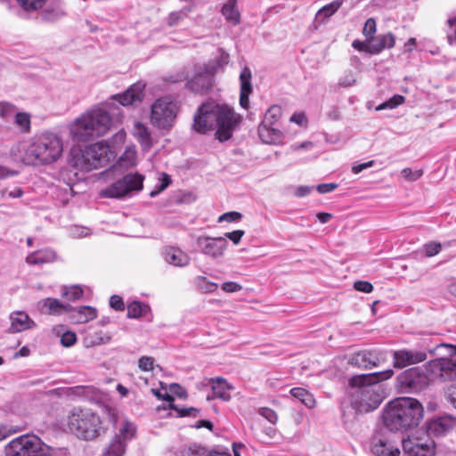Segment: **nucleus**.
I'll return each instance as SVG.
<instances>
[{
  "instance_id": "45",
  "label": "nucleus",
  "mask_w": 456,
  "mask_h": 456,
  "mask_svg": "<svg viewBox=\"0 0 456 456\" xmlns=\"http://www.w3.org/2000/svg\"><path fill=\"white\" fill-rule=\"evenodd\" d=\"M61 296L67 297L70 301H75L83 296V289L77 285L64 287L62 289Z\"/></svg>"
},
{
  "instance_id": "6",
  "label": "nucleus",
  "mask_w": 456,
  "mask_h": 456,
  "mask_svg": "<svg viewBox=\"0 0 456 456\" xmlns=\"http://www.w3.org/2000/svg\"><path fill=\"white\" fill-rule=\"evenodd\" d=\"M112 152L109 145L99 142L87 146L80 153L73 157L74 166L81 170L90 171L106 165Z\"/></svg>"
},
{
  "instance_id": "49",
  "label": "nucleus",
  "mask_w": 456,
  "mask_h": 456,
  "mask_svg": "<svg viewBox=\"0 0 456 456\" xmlns=\"http://www.w3.org/2000/svg\"><path fill=\"white\" fill-rule=\"evenodd\" d=\"M442 245L439 242L431 241L423 247L424 254L428 257L436 256L440 252Z\"/></svg>"
},
{
  "instance_id": "1",
  "label": "nucleus",
  "mask_w": 456,
  "mask_h": 456,
  "mask_svg": "<svg viewBox=\"0 0 456 456\" xmlns=\"http://www.w3.org/2000/svg\"><path fill=\"white\" fill-rule=\"evenodd\" d=\"M394 370L388 369L383 371L354 375L349 379L351 389V404L355 411L368 413L376 410L384 399L383 389L379 382L389 379Z\"/></svg>"
},
{
  "instance_id": "46",
  "label": "nucleus",
  "mask_w": 456,
  "mask_h": 456,
  "mask_svg": "<svg viewBox=\"0 0 456 456\" xmlns=\"http://www.w3.org/2000/svg\"><path fill=\"white\" fill-rule=\"evenodd\" d=\"M402 176L409 182H414L419 179L423 175L422 169L412 170L410 167H405L401 171Z\"/></svg>"
},
{
  "instance_id": "10",
  "label": "nucleus",
  "mask_w": 456,
  "mask_h": 456,
  "mask_svg": "<svg viewBox=\"0 0 456 456\" xmlns=\"http://www.w3.org/2000/svg\"><path fill=\"white\" fill-rule=\"evenodd\" d=\"M144 177L137 173L126 175L100 192L102 197L120 199L142 189Z\"/></svg>"
},
{
  "instance_id": "7",
  "label": "nucleus",
  "mask_w": 456,
  "mask_h": 456,
  "mask_svg": "<svg viewBox=\"0 0 456 456\" xmlns=\"http://www.w3.org/2000/svg\"><path fill=\"white\" fill-rule=\"evenodd\" d=\"M46 444L35 435H22L10 441L4 447L5 456H45Z\"/></svg>"
},
{
  "instance_id": "36",
  "label": "nucleus",
  "mask_w": 456,
  "mask_h": 456,
  "mask_svg": "<svg viewBox=\"0 0 456 456\" xmlns=\"http://www.w3.org/2000/svg\"><path fill=\"white\" fill-rule=\"evenodd\" d=\"M290 394L293 397L298 399L307 408H314L315 405V400L312 394L303 387H294L290 390Z\"/></svg>"
},
{
  "instance_id": "62",
  "label": "nucleus",
  "mask_w": 456,
  "mask_h": 456,
  "mask_svg": "<svg viewBox=\"0 0 456 456\" xmlns=\"http://www.w3.org/2000/svg\"><path fill=\"white\" fill-rule=\"evenodd\" d=\"M183 456H207L203 448L199 446L189 447L183 452Z\"/></svg>"
},
{
  "instance_id": "23",
  "label": "nucleus",
  "mask_w": 456,
  "mask_h": 456,
  "mask_svg": "<svg viewBox=\"0 0 456 456\" xmlns=\"http://www.w3.org/2000/svg\"><path fill=\"white\" fill-rule=\"evenodd\" d=\"M252 73L248 67L245 66L240 74V104L243 109L249 107V95L252 93Z\"/></svg>"
},
{
  "instance_id": "39",
  "label": "nucleus",
  "mask_w": 456,
  "mask_h": 456,
  "mask_svg": "<svg viewBox=\"0 0 456 456\" xmlns=\"http://www.w3.org/2000/svg\"><path fill=\"white\" fill-rule=\"evenodd\" d=\"M194 283L198 289L204 293H213L218 288L217 283L208 281L205 276H197Z\"/></svg>"
},
{
  "instance_id": "38",
  "label": "nucleus",
  "mask_w": 456,
  "mask_h": 456,
  "mask_svg": "<svg viewBox=\"0 0 456 456\" xmlns=\"http://www.w3.org/2000/svg\"><path fill=\"white\" fill-rule=\"evenodd\" d=\"M126 452V444L118 440H111L102 456H123Z\"/></svg>"
},
{
  "instance_id": "32",
  "label": "nucleus",
  "mask_w": 456,
  "mask_h": 456,
  "mask_svg": "<svg viewBox=\"0 0 456 456\" xmlns=\"http://www.w3.org/2000/svg\"><path fill=\"white\" fill-rule=\"evenodd\" d=\"M136 162V151L134 146H130L126 149L123 154L119 157L117 164L113 169H127L135 165Z\"/></svg>"
},
{
  "instance_id": "5",
  "label": "nucleus",
  "mask_w": 456,
  "mask_h": 456,
  "mask_svg": "<svg viewBox=\"0 0 456 456\" xmlns=\"http://www.w3.org/2000/svg\"><path fill=\"white\" fill-rule=\"evenodd\" d=\"M178 111V103L170 96L158 98L151 106L150 122L158 129L169 130Z\"/></svg>"
},
{
  "instance_id": "26",
  "label": "nucleus",
  "mask_w": 456,
  "mask_h": 456,
  "mask_svg": "<svg viewBox=\"0 0 456 456\" xmlns=\"http://www.w3.org/2000/svg\"><path fill=\"white\" fill-rule=\"evenodd\" d=\"M211 382L213 395H208L207 397L208 400L219 398L223 401H229L231 399V391L233 389V387L228 384L225 379L218 378L216 379H211Z\"/></svg>"
},
{
  "instance_id": "22",
  "label": "nucleus",
  "mask_w": 456,
  "mask_h": 456,
  "mask_svg": "<svg viewBox=\"0 0 456 456\" xmlns=\"http://www.w3.org/2000/svg\"><path fill=\"white\" fill-rule=\"evenodd\" d=\"M10 331L22 332L36 327V322L23 311H15L10 314Z\"/></svg>"
},
{
  "instance_id": "9",
  "label": "nucleus",
  "mask_w": 456,
  "mask_h": 456,
  "mask_svg": "<svg viewBox=\"0 0 456 456\" xmlns=\"http://www.w3.org/2000/svg\"><path fill=\"white\" fill-rule=\"evenodd\" d=\"M282 114L281 108L278 105L270 107L265 114L264 119L258 126L260 140L266 144L281 143L283 138L282 132L275 127Z\"/></svg>"
},
{
  "instance_id": "4",
  "label": "nucleus",
  "mask_w": 456,
  "mask_h": 456,
  "mask_svg": "<svg viewBox=\"0 0 456 456\" xmlns=\"http://www.w3.org/2000/svg\"><path fill=\"white\" fill-rule=\"evenodd\" d=\"M67 428L77 437L94 439L105 433L99 415L91 410L75 408L68 415Z\"/></svg>"
},
{
  "instance_id": "15",
  "label": "nucleus",
  "mask_w": 456,
  "mask_h": 456,
  "mask_svg": "<svg viewBox=\"0 0 456 456\" xmlns=\"http://www.w3.org/2000/svg\"><path fill=\"white\" fill-rule=\"evenodd\" d=\"M215 103L202 104L194 116L193 130L200 134H207L216 126L214 116Z\"/></svg>"
},
{
  "instance_id": "29",
  "label": "nucleus",
  "mask_w": 456,
  "mask_h": 456,
  "mask_svg": "<svg viewBox=\"0 0 456 456\" xmlns=\"http://www.w3.org/2000/svg\"><path fill=\"white\" fill-rule=\"evenodd\" d=\"M55 259L56 254L53 250L50 248H43L28 255L26 257V263L31 265H45L52 263Z\"/></svg>"
},
{
  "instance_id": "53",
  "label": "nucleus",
  "mask_w": 456,
  "mask_h": 456,
  "mask_svg": "<svg viewBox=\"0 0 456 456\" xmlns=\"http://www.w3.org/2000/svg\"><path fill=\"white\" fill-rule=\"evenodd\" d=\"M138 366L142 371H150L154 367V358L151 356H142L138 361Z\"/></svg>"
},
{
  "instance_id": "37",
  "label": "nucleus",
  "mask_w": 456,
  "mask_h": 456,
  "mask_svg": "<svg viewBox=\"0 0 456 456\" xmlns=\"http://www.w3.org/2000/svg\"><path fill=\"white\" fill-rule=\"evenodd\" d=\"M342 1L335 0L332 3L326 4L316 13L315 19L324 21L326 19L333 15L341 6Z\"/></svg>"
},
{
  "instance_id": "44",
  "label": "nucleus",
  "mask_w": 456,
  "mask_h": 456,
  "mask_svg": "<svg viewBox=\"0 0 456 456\" xmlns=\"http://www.w3.org/2000/svg\"><path fill=\"white\" fill-rule=\"evenodd\" d=\"M446 36L451 45H456V16L449 17L446 20Z\"/></svg>"
},
{
  "instance_id": "34",
  "label": "nucleus",
  "mask_w": 456,
  "mask_h": 456,
  "mask_svg": "<svg viewBox=\"0 0 456 456\" xmlns=\"http://www.w3.org/2000/svg\"><path fill=\"white\" fill-rule=\"evenodd\" d=\"M110 339L111 335L110 333L98 330L86 335L84 341L86 347H92L102 344H107L110 341Z\"/></svg>"
},
{
  "instance_id": "58",
  "label": "nucleus",
  "mask_w": 456,
  "mask_h": 456,
  "mask_svg": "<svg viewBox=\"0 0 456 456\" xmlns=\"http://www.w3.org/2000/svg\"><path fill=\"white\" fill-rule=\"evenodd\" d=\"M353 47L360 52H366L371 53V43L370 39H367V42H362L359 40H354L352 44Z\"/></svg>"
},
{
  "instance_id": "56",
  "label": "nucleus",
  "mask_w": 456,
  "mask_h": 456,
  "mask_svg": "<svg viewBox=\"0 0 456 456\" xmlns=\"http://www.w3.org/2000/svg\"><path fill=\"white\" fill-rule=\"evenodd\" d=\"M242 217V215L236 211L227 212L221 215L218 217V222H234L239 221Z\"/></svg>"
},
{
  "instance_id": "25",
  "label": "nucleus",
  "mask_w": 456,
  "mask_h": 456,
  "mask_svg": "<svg viewBox=\"0 0 456 456\" xmlns=\"http://www.w3.org/2000/svg\"><path fill=\"white\" fill-rule=\"evenodd\" d=\"M70 319L76 323H86L97 317V310L89 305L72 307L69 309Z\"/></svg>"
},
{
  "instance_id": "11",
  "label": "nucleus",
  "mask_w": 456,
  "mask_h": 456,
  "mask_svg": "<svg viewBox=\"0 0 456 456\" xmlns=\"http://www.w3.org/2000/svg\"><path fill=\"white\" fill-rule=\"evenodd\" d=\"M434 378L420 368H411L403 371L397 378L398 388L404 393L419 392L426 388Z\"/></svg>"
},
{
  "instance_id": "2",
  "label": "nucleus",
  "mask_w": 456,
  "mask_h": 456,
  "mask_svg": "<svg viewBox=\"0 0 456 456\" xmlns=\"http://www.w3.org/2000/svg\"><path fill=\"white\" fill-rule=\"evenodd\" d=\"M63 151L61 137L53 132L34 135L22 147V159L28 165H50L56 162Z\"/></svg>"
},
{
  "instance_id": "13",
  "label": "nucleus",
  "mask_w": 456,
  "mask_h": 456,
  "mask_svg": "<svg viewBox=\"0 0 456 456\" xmlns=\"http://www.w3.org/2000/svg\"><path fill=\"white\" fill-rule=\"evenodd\" d=\"M425 370L427 372H430L434 379H456V360L452 358H440L430 361L425 366Z\"/></svg>"
},
{
  "instance_id": "61",
  "label": "nucleus",
  "mask_w": 456,
  "mask_h": 456,
  "mask_svg": "<svg viewBox=\"0 0 456 456\" xmlns=\"http://www.w3.org/2000/svg\"><path fill=\"white\" fill-rule=\"evenodd\" d=\"M244 233L245 232L242 230H236L231 232H226L224 238L231 240L235 245H237L241 240Z\"/></svg>"
},
{
  "instance_id": "35",
  "label": "nucleus",
  "mask_w": 456,
  "mask_h": 456,
  "mask_svg": "<svg viewBox=\"0 0 456 456\" xmlns=\"http://www.w3.org/2000/svg\"><path fill=\"white\" fill-rule=\"evenodd\" d=\"M372 452L379 456H399L400 451L393 449L387 441L379 439L372 445Z\"/></svg>"
},
{
  "instance_id": "8",
  "label": "nucleus",
  "mask_w": 456,
  "mask_h": 456,
  "mask_svg": "<svg viewBox=\"0 0 456 456\" xmlns=\"http://www.w3.org/2000/svg\"><path fill=\"white\" fill-rule=\"evenodd\" d=\"M214 116H216V138L220 142L229 140L233 132L241 122V116L226 104L215 103Z\"/></svg>"
},
{
  "instance_id": "30",
  "label": "nucleus",
  "mask_w": 456,
  "mask_h": 456,
  "mask_svg": "<svg viewBox=\"0 0 456 456\" xmlns=\"http://www.w3.org/2000/svg\"><path fill=\"white\" fill-rule=\"evenodd\" d=\"M133 134L142 147L149 150L152 146V139L148 127L142 122H135L133 127Z\"/></svg>"
},
{
  "instance_id": "47",
  "label": "nucleus",
  "mask_w": 456,
  "mask_h": 456,
  "mask_svg": "<svg viewBox=\"0 0 456 456\" xmlns=\"http://www.w3.org/2000/svg\"><path fill=\"white\" fill-rule=\"evenodd\" d=\"M26 11L37 10L43 6L46 0H17Z\"/></svg>"
},
{
  "instance_id": "41",
  "label": "nucleus",
  "mask_w": 456,
  "mask_h": 456,
  "mask_svg": "<svg viewBox=\"0 0 456 456\" xmlns=\"http://www.w3.org/2000/svg\"><path fill=\"white\" fill-rule=\"evenodd\" d=\"M149 307L140 302L134 301L127 306L128 318H139L145 315Z\"/></svg>"
},
{
  "instance_id": "18",
  "label": "nucleus",
  "mask_w": 456,
  "mask_h": 456,
  "mask_svg": "<svg viewBox=\"0 0 456 456\" xmlns=\"http://www.w3.org/2000/svg\"><path fill=\"white\" fill-rule=\"evenodd\" d=\"M69 133L74 142H86L96 137L84 113L69 125Z\"/></svg>"
},
{
  "instance_id": "42",
  "label": "nucleus",
  "mask_w": 456,
  "mask_h": 456,
  "mask_svg": "<svg viewBox=\"0 0 456 456\" xmlns=\"http://www.w3.org/2000/svg\"><path fill=\"white\" fill-rule=\"evenodd\" d=\"M405 102V98L403 95L400 94H395L387 101L382 102L381 104L378 105L376 107V110H382L386 109H395L398 107L399 105H402Z\"/></svg>"
},
{
  "instance_id": "3",
  "label": "nucleus",
  "mask_w": 456,
  "mask_h": 456,
  "mask_svg": "<svg viewBox=\"0 0 456 456\" xmlns=\"http://www.w3.org/2000/svg\"><path fill=\"white\" fill-rule=\"evenodd\" d=\"M421 403L410 397H401L391 401L383 415L384 425L391 431H406L416 428L423 418Z\"/></svg>"
},
{
  "instance_id": "14",
  "label": "nucleus",
  "mask_w": 456,
  "mask_h": 456,
  "mask_svg": "<svg viewBox=\"0 0 456 456\" xmlns=\"http://www.w3.org/2000/svg\"><path fill=\"white\" fill-rule=\"evenodd\" d=\"M84 115L96 137L103 135L110 128L111 118L105 110L94 108L84 112Z\"/></svg>"
},
{
  "instance_id": "28",
  "label": "nucleus",
  "mask_w": 456,
  "mask_h": 456,
  "mask_svg": "<svg viewBox=\"0 0 456 456\" xmlns=\"http://www.w3.org/2000/svg\"><path fill=\"white\" fill-rule=\"evenodd\" d=\"M116 428L117 432L112 440H118L126 445V443L135 436L136 427L127 419H122Z\"/></svg>"
},
{
  "instance_id": "50",
  "label": "nucleus",
  "mask_w": 456,
  "mask_h": 456,
  "mask_svg": "<svg viewBox=\"0 0 456 456\" xmlns=\"http://www.w3.org/2000/svg\"><path fill=\"white\" fill-rule=\"evenodd\" d=\"M376 32V22L373 19H368L364 24L362 33L367 39L371 40Z\"/></svg>"
},
{
  "instance_id": "20",
  "label": "nucleus",
  "mask_w": 456,
  "mask_h": 456,
  "mask_svg": "<svg viewBox=\"0 0 456 456\" xmlns=\"http://www.w3.org/2000/svg\"><path fill=\"white\" fill-rule=\"evenodd\" d=\"M145 85L142 82L132 85L123 94H116L113 96L117 102L123 106L136 105L142 102L144 97Z\"/></svg>"
},
{
  "instance_id": "12",
  "label": "nucleus",
  "mask_w": 456,
  "mask_h": 456,
  "mask_svg": "<svg viewBox=\"0 0 456 456\" xmlns=\"http://www.w3.org/2000/svg\"><path fill=\"white\" fill-rule=\"evenodd\" d=\"M402 446L403 452L409 456H433L435 453L434 441L424 431L403 439Z\"/></svg>"
},
{
  "instance_id": "27",
  "label": "nucleus",
  "mask_w": 456,
  "mask_h": 456,
  "mask_svg": "<svg viewBox=\"0 0 456 456\" xmlns=\"http://www.w3.org/2000/svg\"><path fill=\"white\" fill-rule=\"evenodd\" d=\"M38 305L41 306V310L53 315H60L63 313H67L71 309L69 305H64L57 298L47 297L39 301Z\"/></svg>"
},
{
  "instance_id": "31",
  "label": "nucleus",
  "mask_w": 456,
  "mask_h": 456,
  "mask_svg": "<svg viewBox=\"0 0 456 456\" xmlns=\"http://www.w3.org/2000/svg\"><path fill=\"white\" fill-rule=\"evenodd\" d=\"M395 37L392 33L379 35L370 40L371 54H378L385 48H392L395 45Z\"/></svg>"
},
{
  "instance_id": "64",
  "label": "nucleus",
  "mask_w": 456,
  "mask_h": 456,
  "mask_svg": "<svg viewBox=\"0 0 456 456\" xmlns=\"http://www.w3.org/2000/svg\"><path fill=\"white\" fill-rule=\"evenodd\" d=\"M373 165H374L373 160H370L368 162L362 163V164L354 165L352 167V172L356 175V174H359L360 172H362L363 169L371 167Z\"/></svg>"
},
{
  "instance_id": "19",
  "label": "nucleus",
  "mask_w": 456,
  "mask_h": 456,
  "mask_svg": "<svg viewBox=\"0 0 456 456\" xmlns=\"http://www.w3.org/2000/svg\"><path fill=\"white\" fill-rule=\"evenodd\" d=\"M394 367L402 369L408 365L422 362L427 359V354L419 350L402 349L393 354Z\"/></svg>"
},
{
  "instance_id": "60",
  "label": "nucleus",
  "mask_w": 456,
  "mask_h": 456,
  "mask_svg": "<svg viewBox=\"0 0 456 456\" xmlns=\"http://www.w3.org/2000/svg\"><path fill=\"white\" fill-rule=\"evenodd\" d=\"M110 305L117 311H122L125 308L123 299L118 295H113L110 298Z\"/></svg>"
},
{
  "instance_id": "52",
  "label": "nucleus",
  "mask_w": 456,
  "mask_h": 456,
  "mask_svg": "<svg viewBox=\"0 0 456 456\" xmlns=\"http://www.w3.org/2000/svg\"><path fill=\"white\" fill-rule=\"evenodd\" d=\"M258 413L262 417L266 419L272 424H275L278 420V416H277L276 412L270 408H267V407L260 408L258 410Z\"/></svg>"
},
{
  "instance_id": "48",
  "label": "nucleus",
  "mask_w": 456,
  "mask_h": 456,
  "mask_svg": "<svg viewBox=\"0 0 456 456\" xmlns=\"http://www.w3.org/2000/svg\"><path fill=\"white\" fill-rule=\"evenodd\" d=\"M23 195V191L20 187L14 186L12 188H5L0 191V196L2 199L6 197L16 199L20 198Z\"/></svg>"
},
{
  "instance_id": "21",
  "label": "nucleus",
  "mask_w": 456,
  "mask_h": 456,
  "mask_svg": "<svg viewBox=\"0 0 456 456\" xmlns=\"http://www.w3.org/2000/svg\"><path fill=\"white\" fill-rule=\"evenodd\" d=\"M162 256L166 263L175 267H184L190 264V256L180 248L168 246L162 250Z\"/></svg>"
},
{
  "instance_id": "55",
  "label": "nucleus",
  "mask_w": 456,
  "mask_h": 456,
  "mask_svg": "<svg viewBox=\"0 0 456 456\" xmlns=\"http://www.w3.org/2000/svg\"><path fill=\"white\" fill-rule=\"evenodd\" d=\"M77 341V335L72 331H66L61 338V343L65 347L72 346Z\"/></svg>"
},
{
  "instance_id": "40",
  "label": "nucleus",
  "mask_w": 456,
  "mask_h": 456,
  "mask_svg": "<svg viewBox=\"0 0 456 456\" xmlns=\"http://www.w3.org/2000/svg\"><path fill=\"white\" fill-rule=\"evenodd\" d=\"M14 123L23 133L30 131V115L27 112H17L14 116Z\"/></svg>"
},
{
  "instance_id": "51",
  "label": "nucleus",
  "mask_w": 456,
  "mask_h": 456,
  "mask_svg": "<svg viewBox=\"0 0 456 456\" xmlns=\"http://www.w3.org/2000/svg\"><path fill=\"white\" fill-rule=\"evenodd\" d=\"M356 83V77L354 72L349 71L348 73L343 75L339 80L338 85L343 87L353 86Z\"/></svg>"
},
{
  "instance_id": "59",
  "label": "nucleus",
  "mask_w": 456,
  "mask_h": 456,
  "mask_svg": "<svg viewBox=\"0 0 456 456\" xmlns=\"http://www.w3.org/2000/svg\"><path fill=\"white\" fill-rule=\"evenodd\" d=\"M354 288L361 292L370 293L373 290V286L370 282L365 281H357L354 284Z\"/></svg>"
},
{
  "instance_id": "16",
  "label": "nucleus",
  "mask_w": 456,
  "mask_h": 456,
  "mask_svg": "<svg viewBox=\"0 0 456 456\" xmlns=\"http://www.w3.org/2000/svg\"><path fill=\"white\" fill-rule=\"evenodd\" d=\"M385 361L380 352L377 350H362L354 354L348 360L350 365L362 368L371 369L379 366Z\"/></svg>"
},
{
  "instance_id": "33",
  "label": "nucleus",
  "mask_w": 456,
  "mask_h": 456,
  "mask_svg": "<svg viewBox=\"0 0 456 456\" xmlns=\"http://www.w3.org/2000/svg\"><path fill=\"white\" fill-rule=\"evenodd\" d=\"M237 0H228L222 7V14L225 20L233 25H238L240 21V13L236 6Z\"/></svg>"
},
{
  "instance_id": "63",
  "label": "nucleus",
  "mask_w": 456,
  "mask_h": 456,
  "mask_svg": "<svg viewBox=\"0 0 456 456\" xmlns=\"http://www.w3.org/2000/svg\"><path fill=\"white\" fill-rule=\"evenodd\" d=\"M338 187L337 183H321L317 186V191L320 193H328L334 191Z\"/></svg>"
},
{
  "instance_id": "17",
  "label": "nucleus",
  "mask_w": 456,
  "mask_h": 456,
  "mask_svg": "<svg viewBox=\"0 0 456 456\" xmlns=\"http://www.w3.org/2000/svg\"><path fill=\"white\" fill-rule=\"evenodd\" d=\"M201 252L212 258L222 257L228 247V243L224 237H199L197 240Z\"/></svg>"
},
{
  "instance_id": "57",
  "label": "nucleus",
  "mask_w": 456,
  "mask_h": 456,
  "mask_svg": "<svg viewBox=\"0 0 456 456\" xmlns=\"http://www.w3.org/2000/svg\"><path fill=\"white\" fill-rule=\"evenodd\" d=\"M221 289L226 293H234L240 291L242 286L235 281H225L222 284Z\"/></svg>"
},
{
  "instance_id": "54",
  "label": "nucleus",
  "mask_w": 456,
  "mask_h": 456,
  "mask_svg": "<svg viewBox=\"0 0 456 456\" xmlns=\"http://www.w3.org/2000/svg\"><path fill=\"white\" fill-rule=\"evenodd\" d=\"M15 106L9 102L0 103V117L3 118H9L15 112Z\"/></svg>"
},
{
  "instance_id": "43",
  "label": "nucleus",
  "mask_w": 456,
  "mask_h": 456,
  "mask_svg": "<svg viewBox=\"0 0 456 456\" xmlns=\"http://www.w3.org/2000/svg\"><path fill=\"white\" fill-rule=\"evenodd\" d=\"M190 12V7H185L179 11L172 12L167 18V24L169 26L178 25L183 20H184L188 16V13Z\"/></svg>"
},
{
  "instance_id": "24",
  "label": "nucleus",
  "mask_w": 456,
  "mask_h": 456,
  "mask_svg": "<svg viewBox=\"0 0 456 456\" xmlns=\"http://www.w3.org/2000/svg\"><path fill=\"white\" fill-rule=\"evenodd\" d=\"M456 425V420L451 416H442L428 423V430L435 436H443L452 430Z\"/></svg>"
}]
</instances>
